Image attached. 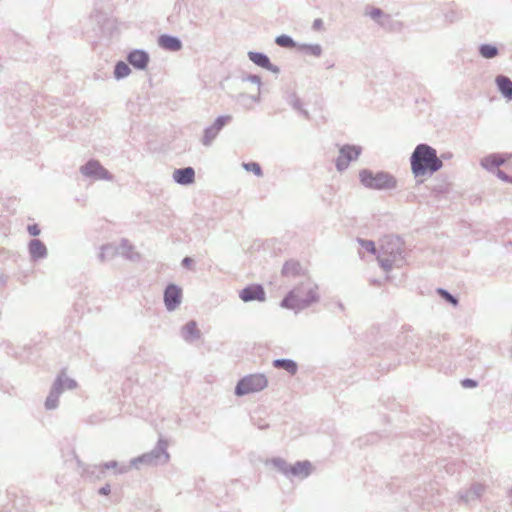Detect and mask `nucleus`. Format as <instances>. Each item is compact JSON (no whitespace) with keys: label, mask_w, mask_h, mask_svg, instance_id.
<instances>
[{"label":"nucleus","mask_w":512,"mask_h":512,"mask_svg":"<svg viewBox=\"0 0 512 512\" xmlns=\"http://www.w3.org/2000/svg\"><path fill=\"white\" fill-rule=\"evenodd\" d=\"M436 150L426 144L418 145L411 156V170L415 177L431 175L442 167Z\"/></svg>","instance_id":"f257e3e1"},{"label":"nucleus","mask_w":512,"mask_h":512,"mask_svg":"<svg viewBox=\"0 0 512 512\" xmlns=\"http://www.w3.org/2000/svg\"><path fill=\"white\" fill-rule=\"evenodd\" d=\"M481 165L487 170L496 169L498 177L512 182V154H490L481 160Z\"/></svg>","instance_id":"f03ea898"},{"label":"nucleus","mask_w":512,"mask_h":512,"mask_svg":"<svg viewBox=\"0 0 512 512\" xmlns=\"http://www.w3.org/2000/svg\"><path fill=\"white\" fill-rule=\"evenodd\" d=\"M359 177L361 183L370 189H391L396 185L395 179L384 172L373 173L369 170H362Z\"/></svg>","instance_id":"7ed1b4c3"},{"label":"nucleus","mask_w":512,"mask_h":512,"mask_svg":"<svg viewBox=\"0 0 512 512\" xmlns=\"http://www.w3.org/2000/svg\"><path fill=\"white\" fill-rule=\"evenodd\" d=\"M268 386V379L264 374H250L243 377L235 388L238 396L262 391Z\"/></svg>","instance_id":"20e7f679"},{"label":"nucleus","mask_w":512,"mask_h":512,"mask_svg":"<svg viewBox=\"0 0 512 512\" xmlns=\"http://www.w3.org/2000/svg\"><path fill=\"white\" fill-rule=\"evenodd\" d=\"M313 303V296L311 291H308L305 296H300L294 288L282 300L281 306L287 309H301Z\"/></svg>","instance_id":"39448f33"},{"label":"nucleus","mask_w":512,"mask_h":512,"mask_svg":"<svg viewBox=\"0 0 512 512\" xmlns=\"http://www.w3.org/2000/svg\"><path fill=\"white\" fill-rule=\"evenodd\" d=\"M361 153V148L358 146L346 145L340 149V154L336 160V167L339 171L346 169L349 163L356 160Z\"/></svg>","instance_id":"423d86ee"},{"label":"nucleus","mask_w":512,"mask_h":512,"mask_svg":"<svg viewBox=\"0 0 512 512\" xmlns=\"http://www.w3.org/2000/svg\"><path fill=\"white\" fill-rule=\"evenodd\" d=\"M182 300V290L171 284L164 293V302L168 310H174Z\"/></svg>","instance_id":"0eeeda50"},{"label":"nucleus","mask_w":512,"mask_h":512,"mask_svg":"<svg viewBox=\"0 0 512 512\" xmlns=\"http://www.w3.org/2000/svg\"><path fill=\"white\" fill-rule=\"evenodd\" d=\"M240 298L244 302L253 301V300L264 301L265 300V291L261 285H257V284L250 285V286L244 288L240 292Z\"/></svg>","instance_id":"6e6552de"},{"label":"nucleus","mask_w":512,"mask_h":512,"mask_svg":"<svg viewBox=\"0 0 512 512\" xmlns=\"http://www.w3.org/2000/svg\"><path fill=\"white\" fill-rule=\"evenodd\" d=\"M81 172L86 176L96 178H109L107 170L104 169L97 161H89L87 164L81 167Z\"/></svg>","instance_id":"1a4fd4ad"},{"label":"nucleus","mask_w":512,"mask_h":512,"mask_svg":"<svg viewBox=\"0 0 512 512\" xmlns=\"http://www.w3.org/2000/svg\"><path fill=\"white\" fill-rule=\"evenodd\" d=\"M174 180L182 185L191 184L195 179V172L191 167L175 170L173 173Z\"/></svg>","instance_id":"9d476101"},{"label":"nucleus","mask_w":512,"mask_h":512,"mask_svg":"<svg viewBox=\"0 0 512 512\" xmlns=\"http://www.w3.org/2000/svg\"><path fill=\"white\" fill-rule=\"evenodd\" d=\"M312 471V465L309 461L297 462L285 470V473H291L298 477H307Z\"/></svg>","instance_id":"9b49d317"},{"label":"nucleus","mask_w":512,"mask_h":512,"mask_svg":"<svg viewBox=\"0 0 512 512\" xmlns=\"http://www.w3.org/2000/svg\"><path fill=\"white\" fill-rule=\"evenodd\" d=\"M148 60V55L139 50L131 52L128 56L129 63L138 69H144L147 66Z\"/></svg>","instance_id":"f8f14e48"},{"label":"nucleus","mask_w":512,"mask_h":512,"mask_svg":"<svg viewBox=\"0 0 512 512\" xmlns=\"http://www.w3.org/2000/svg\"><path fill=\"white\" fill-rule=\"evenodd\" d=\"M249 59L259 67L270 71H276L277 69L271 64L270 59L262 53L259 52H249Z\"/></svg>","instance_id":"ddd939ff"},{"label":"nucleus","mask_w":512,"mask_h":512,"mask_svg":"<svg viewBox=\"0 0 512 512\" xmlns=\"http://www.w3.org/2000/svg\"><path fill=\"white\" fill-rule=\"evenodd\" d=\"M495 81L501 94L507 100H512V81L503 75L497 76Z\"/></svg>","instance_id":"4468645a"},{"label":"nucleus","mask_w":512,"mask_h":512,"mask_svg":"<svg viewBox=\"0 0 512 512\" xmlns=\"http://www.w3.org/2000/svg\"><path fill=\"white\" fill-rule=\"evenodd\" d=\"M181 333L182 337L189 342L194 341L200 337V330L198 329L197 324L194 321L186 323L183 326Z\"/></svg>","instance_id":"2eb2a0df"},{"label":"nucleus","mask_w":512,"mask_h":512,"mask_svg":"<svg viewBox=\"0 0 512 512\" xmlns=\"http://www.w3.org/2000/svg\"><path fill=\"white\" fill-rule=\"evenodd\" d=\"M300 296H305L308 291H311L313 302L318 300L317 285L314 284L310 278H306L298 287L295 288Z\"/></svg>","instance_id":"dca6fc26"},{"label":"nucleus","mask_w":512,"mask_h":512,"mask_svg":"<svg viewBox=\"0 0 512 512\" xmlns=\"http://www.w3.org/2000/svg\"><path fill=\"white\" fill-rule=\"evenodd\" d=\"M273 366L275 368L283 369L291 376L295 375L298 370V365L296 362L290 359H277L273 361Z\"/></svg>","instance_id":"f3484780"},{"label":"nucleus","mask_w":512,"mask_h":512,"mask_svg":"<svg viewBox=\"0 0 512 512\" xmlns=\"http://www.w3.org/2000/svg\"><path fill=\"white\" fill-rule=\"evenodd\" d=\"M225 121L223 118H218L215 122V124L208 128L205 131L203 143L205 145H208L211 143V141L216 137L217 133L220 131V129L224 126Z\"/></svg>","instance_id":"a211bd4d"},{"label":"nucleus","mask_w":512,"mask_h":512,"mask_svg":"<svg viewBox=\"0 0 512 512\" xmlns=\"http://www.w3.org/2000/svg\"><path fill=\"white\" fill-rule=\"evenodd\" d=\"M159 44L161 47L170 51H178L181 48V42L177 38L167 35L159 38Z\"/></svg>","instance_id":"6ab92c4d"},{"label":"nucleus","mask_w":512,"mask_h":512,"mask_svg":"<svg viewBox=\"0 0 512 512\" xmlns=\"http://www.w3.org/2000/svg\"><path fill=\"white\" fill-rule=\"evenodd\" d=\"M302 267L298 262L288 261L284 264L282 273L285 276H296L301 274Z\"/></svg>","instance_id":"aec40b11"},{"label":"nucleus","mask_w":512,"mask_h":512,"mask_svg":"<svg viewBox=\"0 0 512 512\" xmlns=\"http://www.w3.org/2000/svg\"><path fill=\"white\" fill-rule=\"evenodd\" d=\"M29 250L32 256L36 258H41L46 254L45 245L39 240L31 241L29 245Z\"/></svg>","instance_id":"412c9836"},{"label":"nucleus","mask_w":512,"mask_h":512,"mask_svg":"<svg viewBox=\"0 0 512 512\" xmlns=\"http://www.w3.org/2000/svg\"><path fill=\"white\" fill-rule=\"evenodd\" d=\"M479 51L481 56L487 59L493 58L498 54V49L495 46L489 44L482 45Z\"/></svg>","instance_id":"4be33fe9"},{"label":"nucleus","mask_w":512,"mask_h":512,"mask_svg":"<svg viewBox=\"0 0 512 512\" xmlns=\"http://www.w3.org/2000/svg\"><path fill=\"white\" fill-rule=\"evenodd\" d=\"M276 44L284 48H295L296 43L287 35H280L275 40Z\"/></svg>","instance_id":"5701e85b"},{"label":"nucleus","mask_w":512,"mask_h":512,"mask_svg":"<svg viewBox=\"0 0 512 512\" xmlns=\"http://www.w3.org/2000/svg\"><path fill=\"white\" fill-rule=\"evenodd\" d=\"M115 76L116 78H123L129 75L130 68L129 66L124 62H118L115 67Z\"/></svg>","instance_id":"b1692460"},{"label":"nucleus","mask_w":512,"mask_h":512,"mask_svg":"<svg viewBox=\"0 0 512 512\" xmlns=\"http://www.w3.org/2000/svg\"><path fill=\"white\" fill-rule=\"evenodd\" d=\"M244 168L247 171L253 172L255 175L260 176L262 174L261 167L258 163L251 162L244 164Z\"/></svg>","instance_id":"393cba45"},{"label":"nucleus","mask_w":512,"mask_h":512,"mask_svg":"<svg viewBox=\"0 0 512 512\" xmlns=\"http://www.w3.org/2000/svg\"><path fill=\"white\" fill-rule=\"evenodd\" d=\"M58 405V395L51 394L47 397L45 406L47 409H54Z\"/></svg>","instance_id":"a878e982"},{"label":"nucleus","mask_w":512,"mask_h":512,"mask_svg":"<svg viewBox=\"0 0 512 512\" xmlns=\"http://www.w3.org/2000/svg\"><path fill=\"white\" fill-rule=\"evenodd\" d=\"M361 245H362V247H363L366 251H368V252H370V253H372V254H374V253H375V251H376L375 244H374L372 241H365V240H362V241H361Z\"/></svg>","instance_id":"bb28decb"},{"label":"nucleus","mask_w":512,"mask_h":512,"mask_svg":"<svg viewBox=\"0 0 512 512\" xmlns=\"http://www.w3.org/2000/svg\"><path fill=\"white\" fill-rule=\"evenodd\" d=\"M462 385L465 388H473L477 385V383L472 379H465L462 381Z\"/></svg>","instance_id":"cd10ccee"},{"label":"nucleus","mask_w":512,"mask_h":512,"mask_svg":"<svg viewBox=\"0 0 512 512\" xmlns=\"http://www.w3.org/2000/svg\"><path fill=\"white\" fill-rule=\"evenodd\" d=\"M28 231L32 236H37L40 233V229L36 224L30 225Z\"/></svg>","instance_id":"c85d7f7f"},{"label":"nucleus","mask_w":512,"mask_h":512,"mask_svg":"<svg viewBox=\"0 0 512 512\" xmlns=\"http://www.w3.org/2000/svg\"><path fill=\"white\" fill-rule=\"evenodd\" d=\"M307 48L313 55L319 56L321 54V48L319 45L309 46Z\"/></svg>","instance_id":"c756f323"},{"label":"nucleus","mask_w":512,"mask_h":512,"mask_svg":"<svg viewBox=\"0 0 512 512\" xmlns=\"http://www.w3.org/2000/svg\"><path fill=\"white\" fill-rule=\"evenodd\" d=\"M440 293H441V294H442V295H443V296H444L448 301H450L452 304H454V305H455V304L457 303L456 299H455L453 296H451L449 293H447L446 291L441 290V291H440Z\"/></svg>","instance_id":"7c9ffc66"},{"label":"nucleus","mask_w":512,"mask_h":512,"mask_svg":"<svg viewBox=\"0 0 512 512\" xmlns=\"http://www.w3.org/2000/svg\"><path fill=\"white\" fill-rule=\"evenodd\" d=\"M192 263H193V260L189 257L184 258L182 261V265L186 268H190Z\"/></svg>","instance_id":"2f4dec72"},{"label":"nucleus","mask_w":512,"mask_h":512,"mask_svg":"<svg viewBox=\"0 0 512 512\" xmlns=\"http://www.w3.org/2000/svg\"><path fill=\"white\" fill-rule=\"evenodd\" d=\"M99 492L103 495H108L110 493V486L107 485V486L101 488Z\"/></svg>","instance_id":"473e14b6"},{"label":"nucleus","mask_w":512,"mask_h":512,"mask_svg":"<svg viewBox=\"0 0 512 512\" xmlns=\"http://www.w3.org/2000/svg\"><path fill=\"white\" fill-rule=\"evenodd\" d=\"M370 15H371L372 18L376 19V18H378L381 15V11L380 10H372L370 12Z\"/></svg>","instance_id":"72a5a7b5"},{"label":"nucleus","mask_w":512,"mask_h":512,"mask_svg":"<svg viewBox=\"0 0 512 512\" xmlns=\"http://www.w3.org/2000/svg\"><path fill=\"white\" fill-rule=\"evenodd\" d=\"M212 135H213V132H210V133L208 134L207 139H210V138L212 137Z\"/></svg>","instance_id":"f704fd0d"}]
</instances>
